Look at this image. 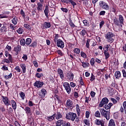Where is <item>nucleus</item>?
Returning <instances> with one entry per match:
<instances>
[{
    "label": "nucleus",
    "instance_id": "obj_48",
    "mask_svg": "<svg viewBox=\"0 0 126 126\" xmlns=\"http://www.w3.org/2000/svg\"><path fill=\"white\" fill-rule=\"evenodd\" d=\"M81 56L82 57V58H84V59L87 58V56L86 55V54L83 52H81Z\"/></svg>",
    "mask_w": 126,
    "mask_h": 126
},
{
    "label": "nucleus",
    "instance_id": "obj_57",
    "mask_svg": "<svg viewBox=\"0 0 126 126\" xmlns=\"http://www.w3.org/2000/svg\"><path fill=\"white\" fill-rule=\"evenodd\" d=\"M70 86L73 87V88H74V87L76 86V84L73 83V82H71L70 83Z\"/></svg>",
    "mask_w": 126,
    "mask_h": 126
},
{
    "label": "nucleus",
    "instance_id": "obj_64",
    "mask_svg": "<svg viewBox=\"0 0 126 126\" xmlns=\"http://www.w3.org/2000/svg\"><path fill=\"white\" fill-rule=\"evenodd\" d=\"M122 72H123V77H126V70H125V69L122 70Z\"/></svg>",
    "mask_w": 126,
    "mask_h": 126
},
{
    "label": "nucleus",
    "instance_id": "obj_9",
    "mask_svg": "<svg viewBox=\"0 0 126 126\" xmlns=\"http://www.w3.org/2000/svg\"><path fill=\"white\" fill-rule=\"evenodd\" d=\"M47 93V91L45 89H42L39 92L38 95L40 98H45L46 94Z\"/></svg>",
    "mask_w": 126,
    "mask_h": 126
},
{
    "label": "nucleus",
    "instance_id": "obj_52",
    "mask_svg": "<svg viewBox=\"0 0 126 126\" xmlns=\"http://www.w3.org/2000/svg\"><path fill=\"white\" fill-rule=\"evenodd\" d=\"M69 25H70V26H71V27L72 28H74L75 27V25H74V24H73V23H72V21H69Z\"/></svg>",
    "mask_w": 126,
    "mask_h": 126
},
{
    "label": "nucleus",
    "instance_id": "obj_27",
    "mask_svg": "<svg viewBox=\"0 0 126 126\" xmlns=\"http://www.w3.org/2000/svg\"><path fill=\"white\" fill-rule=\"evenodd\" d=\"M113 21L115 25H116L117 26H120V21H119V20H118V19H117V18H114Z\"/></svg>",
    "mask_w": 126,
    "mask_h": 126
},
{
    "label": "nucleus",
    "instance_id": "obj_38",
    "mask_svg": "<svg viewBox=\"0 0 126 126\" xmlns=\"http://www.w3.org/2000/svg\"><path fill=\"white\" fill-rule=\"evenodd\" d=\"M15 69L16 71H17V72H18L19 73L21 72V69H20V67H19V66H16L15 68Z\"/></svg>",
    "mask_w": 126,
    "mask_h": 126
},
{
    "label": "nucleus",
    "instance_id": "obj_43",
    "mask_svg": "<svg viewBox=\"0 0 126 126\" xmlns=\"http://www.w3.org/2000/svg\"><path fill=\"white\" fill-rule=\"evenodd\" d=\"M74 52L76 53V54H80V49L79 48H75L74 49Z\"/></svg>",
    "mask_w": 126,
    "mask_h": 126
},
{
    "label": "nucleus",
    "instance_id": "obj_44",
    "mask_svg": "<svg viewBox=\"0 0 126 126\" xmlns=\"http://www.w3.org/2000/svg\"><path fill=\"white\" fill-rule=\"evenodd\" d=\"M5 50H7V51L8 52L11 51V50H12L11 46H9L8 45H7L6 47H5Z\"/></svg>",
    "mask_w": 126,
    "mask_h": 126
},
{
    "label": "nucleus",
    "instance_id": "obj_13",
    "mask_svg": "<svg viewBox=\"0 0 126 126\" xmlns=\"http://www.w3.org/2000/svg\"><path fill=\"white\" fill-rule=\"evenodd\" d=\"M2 101L6 106L10 105V101L8 100V98L6 96H2Z\"/></svg>",
    "mask_w": 126,
    "mask_h": 126
},
{
    "label": "nucleus",
    "instance_id": "obj_55",
    "mask_svg": "<svg viewBox=\"0 0 126 126\" xmlns=\"http://www.w3.org/2000/svg\"><path fill=\"white\" fill-rule=\"evenodd\" d=\"M91 79L90 81H93L94 80H95V76H94V75L93 74V73L91 74Z\"/></svg>",
    "mask_w": 126,
    "mask_h": 126
},
{
    "label": "nucleus",
    "instance_id": "obj_36",
    "mask_svg": "<svg viewBox=\"0 0 126 126\" xmlns=\"http://www.w3.org/2000/svg\"><path fill=\"white\" fill-rule=\"evenodd\" d=\"M104 56L105 57L106 60H107V59H109V58H110V54L109 53V52H108V51L104 52Z\"/></svg>",
    "mask_w": 126,
    "mask_h": 126
},
{
    "label": "nucleus",
    "instance_id": "obj_61",
    "mask_svg": "<svg viewBox=\"0 0 126 126\" xmlns=\"http://www.w3.org/2000/svg\"><path fill=\"white\" fill-rule=\"evenodd\" d=\"M61 9L63 12H65L66 13L68 11V10L65 8H61Z\"/></svg>",
    "mask_w": 126,
    "mask_h": 126
},
{
    "label": "nucleus",
    "instance_id": "obj_22",
    "mask_svg": "<svg viewBox=\"0 0 126 126\" xmlns=\"http://www.w3.org/2000/svg\"><path fill=\"white\" fill-rule=\"evenodd\" d=\"M76 111L78 117H79V116H80V114H81V111L80 110V107H79V105L78 104L76 105Z\"/></svg>",
    "mask_w": 126,
    "mask_h": 126
},
{
    "label": "nucleus",
    "instance_id": "obj_40",
    "mask_svg": "<svg viewBox=\"0 0 126 126\" xmlns=\"http://www.w3.org/2000/svg\"><path fill=\"white\" fill-rule=\"evenodd\" d=\"M23 29L21 28H19V29L17 30V32L18 34H22V33H23Z\"/></svg>",
    "mask_w": 126,
    "mask_h": 126
},
{
    "label": "nucleus",
    "instance_id": "obj_60",
    "mask_svg": "<svg viewBox=\"0 0 126 126\" xmlns=\"http://www.w3.org/2000/svg\"><path fill=\"white\" fill-rule=\"evenodd\" d=\"M62 126H71L70 125V123L68 122H66Z\"/></svg>",
    "mask_w": 126,
    "mask_h": 126
},
{
    "label": "nucleus",
    "instance_id": "obj_46",
    "mask_svg": "<svg viewBox=\"0 0 126 126\" xmlns=\"http://www.w3.org/2000/svg\"><path fill=\"white\" fill-rule=\"evenodd\" d=\"M20 95L23 100H24V99H25V94H24V93L21 92Z\"/></svg>",
    "mask_w": 126,
    "mask_h": 126
},
{
    "label": "nucleus",
    "instance_id": "obj_14",
    "mask_svg": "<svg viewBox=\"0 0 126 126\" xmlns=\"http://www.w3.org/2000/svg\"><path fill=\"white\" fill-rule=\"evenodd\" d=\"M57 72L61 78V79H63L64 78V75L63 74V71L62 69L61 68H58L57 70Z\"/></svg>",
    "mask_w": 126,
    "mask_h": 126
},
{
    "label": "nucleus",
    "instance_id": "obj_3",
    "mask_svg": "<svg viewBox=\"0 0 126 126\" xmlns=\"http://www.w3.org/2000/svg\"><path fill=\"white\" fill-rule=\"evenodd\" d=\"M63 86L66 90L67 94H70L71 92V88L70 87V85L68 82H65L63 83Z\"/></svg>",
    "mask_w": 126,
    "mask_h": 126
},
{
    "label": "nucleus",
    "instance_id": "obj_7",
    "mask_svg": "<svg viewBox=\"0 0 126 126\" xmlns=\"http://www.w3.org/2000/svg\"><path fill=\"white\" fill-rule=\"evenodd\" d=\"M109 103V99L107 97H104L102 98L100 102L99 103V107L100 108H102L103 106H104L106 104H108Z\"/></svg>",
    "mask_w": 126,
    "mask_h": 126
},
{
    "label": "nucleus",
    "instance_id": "obj_41",
    "mask_svg": "<svg viewBox=\"0 0 126 126\" xmlns=\"http://www.w3.org/2000/svg\"><path fill=\"white\" fill-rule=\"evenodd\" d=\"M5 79H9L12 77V73H10L8 75H5L4 76Z\"/></svg>",
    "mask_w": 126,
    "mask_h": 126
},
{
    "label": "nucleus",
    "instance_id": "obj_28",
    "mask_svg": "<svg viewBox=\"0 0 126 126\" xmlns=\"http://www.w3.org/2000/svg\"><path fill=\"white\" fill-rule=\"evenodd\" d=\"M17 21H18V19L16 16H15L13 19H12V22L14 25H16V24H17Z\"/></svg>",
    "mask_w": 126,
    "mask_h": 126
},
{
    "label": "nucleus",
    "instance_id": "obj_25",
    "mask_svg": "<svg viewBox=\"0 0 126 126\" xmlns=\"http://www.w3.org/2000/svg\"><path fill=\"white\" fill-rule=\"evenodd\" d=\"M11 103L12 107L13 110H16V107H17L16 102H15V101H14L13 100H11Z\"/></svg>",
    "mask_w": 126,
    "mask_h": 126
},
{
    "label": "nucleus",
    "instance_id": "obj_17",
    "mask_svg": "<svg viewBox=\"0 0 126 126\" xmlns=\"http://www.w3.org/2000/svg\"><path fill=\"white\" fill-rule=\"evenodd\" d=\"M51 27V23L45 22L43 24V29H48Z\"/></svg>",
    "mask_w": 126,
    "mask_h": 126
},
{
    "label": "nucleus",
    "instance_id": "obj_50",
    "mask_svg": "<svg viewBox=\"0 0 126 126\" xmlns=\"http://www.w3.org/2000/svg\"><path fill=\"white\" fill-rule=\"evenodd\" d=\"M0 31L1 32H5V31H6V29L5 28V27L4 26L2 27L0 29Z\"/></svg>",
    "mask_w": 126,
    "mask_h": 126
},
{
    "label": "nucleus",
    "instance_id": "obj_18",
    "mask_svg": "<svg viewBox=\"0 0 126 126\" xmlns=\"http://www.w3.org/2000/svg\"><path fill=\"white\" fill-rule=\"evenodd\" d=\"M66 122V121H64L63 120H59L56 122V124L57 125V126H62V125L63 126L64 124H65Z\"/></svg>",
    "mask_w": 126,
    "mask_h": 126
},
{
    "label": "nucleus",
    "instance_id": "obj_63",
    "mask_svg": "<svg viewBox=\"0 0 126 126\" xmlns=\"http://www.w3.org/2000/svg\"><path fill=\"white\" fill-rule=\"evenodd\" d=\"M58 39H59V34H56L54 38V41L56 42L57 41H58Z\"/></svg>",
    "mask_w": 126,
    "mask_h": 126
},
{
    "label": "nucleus",
    "instance_id": "obj_53",
    "mask_svg": "<svg viewBox=\"0 0 126 126\" xmlns=\"http://www.w3.org/2000/svg\"><path fill=\"white\" fill-rule=\"evenodd\" d=\"M37 46V42L35 41H33L32 43L30 45V47H36Z\"/></svg>",
    "mask_w": 126,
    "mask_h": 126
},
{
    "label": "nucleus",
    "instance_id": "obj_4",
    "mask_svg": "<svg viewBox=\"0 0 126 126\" xmlns=\"http://www.w3.org/2000/svg\"><path fill=\"white\" fill-rule=\"evenodd\" d=\"M106 39H107L108 42H110V43H113L114 41V39L112 38L114 37V34L112 32H108L105 35Z\"/></svg>",
    "mask_w": 126,
    "mask_h": 126
},
{
    "label": "nucleus",
    "instance_id": "obj_20",
    "mask_svg": "<svg viewBox=\"0 0 126 126\" xmlns=\"http://www.w3.org/2000/svg\"><path fill=\"white\" fill-rule=\"evenodd\" d=\"M20 66L22 69L23 73H25L26 72V64L22 63L20 64Z\"/></svg>",
    "mask_w": 126,
    "mask_h": 126
},
{
    "label": "nucleus",
    "instance_id": "obj_49",
    "mask_svg": "<svg viewBox=\"0 0 126 126\" xmlns=\"http://www.w3.org/2000/svg\"><path fill=\"white\" fill-rule=\"evenodd\" d=\"M86 33H87V32H86V30H83L81 32V35H82V36H85V35L86 34Z\"/></svg>",
    "mask_w": 126,
    "mask_h": 126
},
{
    "label": "nucleus",
    "instance_id": "obj_56",
    "mask_svg": "<svg viewBox=\"0 0 126 126\" xmlns=\"http://www.w3.org/2000/svg\"><path fill=\"white\" fill-rule=\"evenodd\" d=\"M84 122L86 126H89V125H90V124L89 123V120L87 119L84 120Z\"/></svg>",
    "mask_w": 126,
    "mask_h": 126
},
{
    "label": "nucleus",
    "instance_id": "obj_35",
    "mask_svg": "<svg viewBox=\"0 0 126 126\" xmlns=\"http://www.w3.org/2000/svg\"><path fill=\"white\" fill-rule=\"evenodd\" d=\"M110 46L111 45H107L106 46L103 47L104 52H108Z\"/></svg>",
    "mask_w": 126,
    "mask_h": 126
},
{
    "label": "nucleus",
    "instance_id": "obj_31",
    "mask_svg": "<svg viewBox=\"0 0 126 126\" xmlns=\"http://www.w3.org/2000/svg\"><path fill=\"white\" fill-rule=\"evenodd\" d=\"M112 106H113V103H109L108 104H105L104 108L106 110H109V109H111Z\"/></svg>",
    "mask_w": 126,
    "mask_h": 126
},
{
    "label": "nucleus",
    "instance_id": "obj_26",
    "mask_svg": "<svg viewBox=\"0 0 126 126\" xmlns=\"http://www.w3.org/2000/svg\"><path fill=\"white\" fill-rule=\"evenodd\" d=\"M37 10L39 11L43 10V4L42 3L39 2L37 3Z\"/></svg>",
    "mask_w": 126,
    "mask_h": 126
},
{
    "label": "nucleus",
    "instance_id": "obj_33",
    "mask_svg": "<svg viewBox=\"0 0 126 126\" xmlns=\"http://www.w3.org/2000/svg\"><path fill=\"white\" fill-rule=\"evenodd\" d=\"M99 111H97L94 113V116L96 118H100L101 117V113Z\"/></svg>",
    "mask_w": 126,
    "mask_h": 126
},
{
    "label": "nucleus",
    "instance_id": "obj_59",
    "mask_svg": "<svg viewBox=\"0 0 126 126\" xmlns=\"http://www.w3.org/2000/svg\"><path fill=\"white\" fill-rule=\"evenodd\" d=\"M105 14H106V11H101L99 12V15L104 16V15H105Z\"/></svg>",
    "mask_w": 126,
    "mask_h": 126
},
{
    "label": "nucleus",
    "instance_id": "obj_1",
    "mask_svg": "<svg viewBox=\"0 0 126 126\" xmlns=\"http://www.w3.org/2000/svg\"><path fill=\"white\" fill-rule=\"evenodd\" d=\"M65 118L67 120H69V121L74 122V121H75V119L77 118V115H76V113L70 112L66 114Z\"/></svg>",
    "mask_w": 126,
    "mask_h": 126
},
{
    "label": "nucleus",
    "instance_id": "obj_37",
    "mask_svg": "<svg viewBox=\"0 0 126 126\" xmlns=\"http://www.w3.org/2000/svg\"><path fill=\"white\" fill-rule=\"evenodd\" d=\"M24 27L25 28H27V29H28V30H31L32 29V27L31 26H30V25L29 24H24Z\"/></svg>",
    "mask_w": 126,
    "mask_h": 126
},
{
    "label": "nucleus",
    "instance_id": "obj_5",
    "mask_svg": "<svg viewBox=\"0 0 126 126\" xmlns=\"http://www.w3.org/2000/svg\"><path fill=\"white\" fill-rule=\"evenodd\" d=\"M100 7H101L103 9L105 10H109L110 9V7L108 4L103 1L99 2Z\"/></svg>",
    "mask_w": 126,
    "mask_h": 126
},
{
    "label": "nucleus",
    "instance_id": "obj_6",
    "mask_svg": "<svg viewBox=\"0 0 126 126\" xmlns=\"http://www.w3.org/2000/svg\"><path fill=\"white\" fill-rule=\"evenodd\" d=\"M66 78L69 81H72L74 78V74L71 72H69L66 74Z\"/></svg>",
    "mask_w": 126,
    "mask_h": 126
},
{
    "label": "nucleus",
    "instance_id": "obj_45",
    "mask_svg": "<svg viewBox=\"0 0 126 126\" xmlns=\"http://www.w3.org/2000/svg\"><path fill=\"white\" fill-rule=\"evenodd\" d=\"M117 7H116V5H114L113 7H111V10L112 11V12H116L117 11L116 10Z\"/></svg>",
    "mask_w": 126,
    "mask_h": 126
},
{
    "label": "nucleus",
    "instance_id": "obj_19",
    "mask_svg": "<svg viewBox=\"0 0 126 126\" xmlns=\"http://www.w3.org/2000/svg\"><path fill=\"white\" fill-rule=\"evenodd\" d=\"M119 21L120 22V26L122 28L123 27V25L124 24V17L122 15H119Z\"/></svg>",
    "mask_w": 126,
    "mask_h": 126
},
{
    "label": "nucleus",
    "instance_id": "obj_39",
    "mask_svg": "<svg viewBox=\"0 0 126 126\" xmlns=\"http://www.w3.org/2000/svg\"><path fill=\"white\" fill-rule=\"evenodd\" d=\"M36 76L37 77V78H41V77H42V76H44V75H43V73H37L36 74Z\"/></svg>",
    "mask_w": 126,
    "mask_h": 126
},
{
    "label": "nucleus",
    "instance_id": "obj_29",
    "mask_svg": "<svg viewBox=\"0 0 126 126\" xmlns=\"http://www.w3.org/2000/svg\"><path fill=\"white\" fill-rule=\"evenodd\" d=\"M115 77L117 79H119L121 77V72L120 71H117L115 73Z\"/></svg>",
    "mask_w": 126,
    "mask_h": 126
},
{
    "label": "nucleus",
    "instance_id": "obj_51",
    "mask_svg": "<svg viewBox=\"0 0 126 126\" xmlns=\"http://www.w3.org/2000/svg\"><path fill=\"white\" fill-rule=\"evenodd\" d=\"M89 117H90V112L87 111L86 112V117L87 119H89Z\"/></svg>",
    "mask_w": 126,
    "mask_h": 126
},
{
    "label": "nucleus",
    "instance_id": "obj_62",
    "mask_svg": "<svg viewBox=\"0 0 126 126\" xmlns=\"http://www.w3.org/2000/svg\"><path fill=\"white\" fill-rule=\"evenodd\" d=\"M32 63L35 67H38V63L37 61H33Z\"/></svg>",
    "mask_w": 126,
    "mask_h": 126
},
{
    "label": "nucleus",
    "instance_id": "obj_47",
    "mask_svg": "<svg viewBox=\"0 0 126 126\" xmlns=\"http://www.w3.org/2000/svg\"><path fill=\"white\" fill-rule=\"evenodd\" d=\"M67 1L70 2L73 5V6H74V5H76V3L75 2H74L72 0H67Z\"/></svg>",
    "mask_w": 126,
    "mask_h": 126
},
{
    "label": "nucleus",
    "instance_id": "obj_42",
    "mask_svg": "<svg viewBox=\"0 0 126 126\" xmlns=\"http://www.w3.org/2000/svg\"><path fill=\"white\" fill-rule=\"evenodd\" d=\"M90 41H91L90 39H87V42L86 43V46L87 48H88V49H89V46H90Z\"/></svg>",
    "mask_w": 126,
    "mask_h": 126
},
{
    "label": "nucleus",
    "instance_id": "obj_11",
    "mask_svg": "<svg viewBox=\"0 0 126 126\" xmlns=\"http://www.w3.org/2000/svg\"><path fill=\"white\" fill-rule=\"evenodd\" d=\"M95 125H96V126H104L105 122H104V120H100L99 119H96L95 120Z\"/></svg>",
    "mask_w": 126,
    "mask_h": 126
},
{
    "label": "nucleus",
    "instance_id": "obj_54",
    "mask_svg": "<svg viewBox=\"0 0 126 126\" xmlns=\"http://www.w3.org/2000/svg\"><path fill=\"white\" fill-rule=\"evenodd\" d=\"M90 63L91 65L93 66L94 65L95 63V60H94V58H92L90 61Z\"/></svg>",
    "mask_w": 126,
    "mask_h": 126
},
{
    "label": "nucleus",
    "instance_id": "obj_2",
    "mask_svg": "<svg viewBox=\"0 0 126 126\" xmlns=\"http://www.w3.org/2000/svg\"><path fill=\"white\" fill-rule=\"evenodd\" d=\"M99 112L101 116L105 118L107 121H109V120L111 119V117L110 116V111H107L103 108H100L99 109Z\"/></svg>",
    "mask_w": 126,
    "mask_h": 126
},
{
    "label": "nucleus",
    "instance_id": "obj_15",
    "mask_svg": "<svg viewBox=\"0 0 126 126\" xmlns=\"http://www.w3.org/2000/svg\"><path fill=\"white\" fill-rule=\"evenodd\" d=\"M34 86L37 87V88H40L44 85V83L43 82H41L40 81H37L34 84Z\"/></svg>",
    "mask_w": 126,
    "mask_h": 126
},
{
    "label": "nucleus",
    "instance_id": "obj_58",
    "mask_svg": "<svg viewBox=\"0 0 126 126\" xmlns=\"http://www.w3.org/2000/svg\"><path fill=\"white\" fill-rule=\"evenodd\" d=\"M123 105L124 108V111L125 112V114H126V101H124L123 102Z\"/></svg>",
    "mask_w": 126,
    "mask_h": 126
},
{
    "label": "nucleus",
    "instance_id": "obj_23",
    "mask_svg": "<svg viewBox=\"0 0 126 126\" xmlns=\"http://www.w3.org/2000/svg\"><path fill=\"white\" fill-rule=\"evenodd\" d=\"M54 115L55 118H56L57 120H60V119H62V118H63V115L60 112H57V114H54Z\"/></svg>",
    "mask_w": 126,
    "mask_h": 126
},
{
    "label": "nucleus",
    "instance_id": "obj_30",
    "mask_svg": "<svg viewBox=\"0 0 126 126\" xmlns=\"http://www.w3.org/2000/svg\"><path fill=\"white\" fill-rule=\"evenodd\" d=\"M55 119V115H53L51 116H48L47 118V120L49 121V122H52V121H54V119Z\"/></svg>",
    "mask_w": 126,
    "mask_h": 126
},
{
    "label": "nucleus",
    "instance_id": "obj_24",
    "mask_svg": "<svg viewBox=\"0 0 126 126\" xmlns=\"http://www.w3.org/2000/svg\"><path fill=\"white\" fill-rule=\"evenodd\" d=\"M80 62L82 63L83 67H84V68H86V67H88V66L90 65L89 63H88L87 62H82V61H81V60H80Z\"/></svg>",
    "mask_w": 126,
    "mask_h": 126
},
{
    "label": "nucleus",
    "instance_id": "obj_32",
    "mask_svg": "<svg viewBox=\"0 0 126 126\" xmlns=\"http://www.w3.org/2000/svg\"><path fill=\"white\" fill-rule=\"evenodd\" d=\"M31 42H32V40L30 38H28L26 40V45H30V44H31Z\"/></svg>",
    "mask_w": 126,
    "mask_h": 126
},
{
    "label": "nucleus",
    "instance_id": "obj_10",
    "mask_svg": "<svg viewBox=\"0 0 126 126\" xmlns=\"http://www.w3.org/2000/svg\"><path fill=\"white\" fill-rule=\"evenodd\" d=\"M66 107L67 108H73L74 105H73V102L70 99H67L66 103Z\"/></svg>",
    "mask_w": 126,
    "mask_h": 126
},
{
    "label": "nucleus",
    "instance_id": "obj_34",
    "mask_svg": "<svg viewBox=\"0 0 126 126\" xmlns=\"http://www.w3.org/2000/svg\"><path fill=\"white\" fill-rule=\"evenodd\" d=\"M20 44L22 46H25V44H26V42L25 41V39L22 38L20 41Z\"/></svg>",
    "mask_w": 126,
    "mask_h": 126
},
{
    "label": "nucleus",
    "instance_id": "obj_21",
    "mask_svg": "<svg viewBox=\"0 0 126 126\" xmlns=\"http://www.w3.org/2000/svg\"><path fill=\"white\" fill-rule=\"evenodd\" d=\"M44 12L46 17L49 18V6H48V5H46L45 6Z\"/></svg>",
    "mask_w": 126,
    "mask_h": 126
},
{
    "label": "nucleus",
    "instance_id": "obj_16",
    "mask_svg": "<svg viewBox=\"0 0 126 126\" xmlns=\"http://www.w3.org/2000/svg\"><path fill=\"white\" fill-rule=\"evenodd\" d=\"M21 51V47H20L19 45H18L14 48V51L15 52V55H16V56H17V55H18L19 53H20Z\"/></svg>",
    "mask_w": 126,
    "mask_h": 126
},
{
    "label": "nucleus",
    "instance_id": "obj_8",
    "mask_svg": "<svg viewBox=\"0 0 126 126\" xmlns=\"http://www.w3.org/2000/svg\"><path fill=\"white\" fill-rule=\"evenodd\" d=\"M57 46L59 48H61V49H63L64 48V43L61 39H58L57 41Z\"/></svg>",
    "mask_w": 126,
    "mask_h": 126
},
{
    "label": "nucleus",
    "instance_id": "obj_12",
    "mask_svg": "<svg viewBox=\"0 0 126 126\" xmlns=\"http://www.w3.org/2000/svg\"><path fill=\"white\" fill-rule=\"evenodd\" d=\"M25 111L28 117H31V116H32V111H31V108L30 107H26Z\"/></svg>",
    "mask_w": 126,
    "mask_h": 126
}]
</instances>
